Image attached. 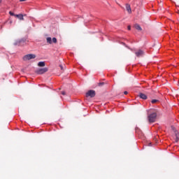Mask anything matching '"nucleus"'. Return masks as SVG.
Wrapping results in <instances>:
<instances>
[{"instance_id":"obj_22","label":"nucleus","mask_w":179,"mask_h":179,"mask_svg":"<svg viewBox=\"0 0 179 179\" xmlns=\"http://www.w3.org/2000/svg\"><path fill=\"white\" fill-rule=\"evenodd\" d=\"M26 0H20V2H24Z\"/></svg>"},{"instance_id":"obj_11","label":"nucleus","mask_w":179,"mask_h":179,"mask_svg":"<svg viewBox=\"0 0 179 179\" xmlns=\"http://www.w3.org/2000/svg\"><path fill=\"white\" fill-rule=\"evenodd\" d=\"M38 66H41V67L45 66V62H39L38 63Z\"/></svg>"},{"instance_id":"obj_4","label":"nucleus","mask_w":179,"mask_h":179,"mask_svg":"<svg viewBox=\"0 0 179 179\" xmlns=\"http://www.w3.org/2000/svg\"><path fill=\"white\" fill-rule=\"evenodd\" d=\"M87 97H94L96 96V92L94 90H90L87 92Z\"/></svg>"},{"instance_id":"obj_15","label":"nucleus","mask_w":179,"mask_h":179,"mask_svg":"<svg viewBox=\"0 0 179 179\" xmlns=\"http://www.w3.org/2000/svg\"><path fill=\"white\" fill-rule=\"evenodd\" d=\"M9 14L10 15V16H15L16 15H15V13H13L12 11L9 12Z\"/></svg>"},{"instance_id":"obj_24","label":"nucleus","mask_w":179,"mask_h":179,"mask_svg":"<svg viewBox=\"0 0 179 179\" xmlns=\"http://www.w3.org/2000/svg\"><path fill=\"white\" fill-rule=\"evenodd\" d=\"M136 132H138V129H136Z\"/></svg>"},{"instance_id":"obj_6","label":"nucleus","mask_w":179,"mask_h":179,"mask_svg":"<svg viewBox=\"0 0 179 179\" xmlns=\"http://www.w3.org/2000/svg\"><path fill=\"white\" fill-rule=\"evenodd\" d=\"M126 10H127L128 13H131L132 10L131 9V5L127 3L126 4Z\"/></svg>"},{"instance_id":"obj_9","label":"nucleus","mask_w":179,"mask_h":179,"mask_svg":"<svg viewBox=\"0 0 179 179\" xmlns=\"http://www.w3.org/2000/svg\"><path fill=\"white\" fill-rule=\"evenodd\" d=\"M15 17H17L20 20H24L23 15L22 14H16Z\"/></svg>"},{"instance_id":"obj_5","label":"nucleus","mask_w":179,"mask_h":179,"mask_svg":"<svg viewBox=\"0 0 179 179\" xmlns=\"http://www.w3.org/2000/svg\"><path fill=\"white\" fill-rule=\"evenodd\" d=\"M26 41L24 39H20L18 41H16L14 43V45H23V43H24Z\"/></svg>"},{"instance_id":"obj_12","label":"nucleus","mask_w":179,"mask_h":179,"mask_svg":"<svg viewBox=\"0 0 179 179\" xmlns=\"http://www.w3.org/2000/svg\"><path fill=\"white\" fill-rule=\"evenodd\" d=\"M47 43H48L49 44H52V39L51 38V37L47 38Z\"/></svg>"},{"instance_id":"obj_13","label":"nucleus","mask_w":179,"mask_h":179,"mask_svg":"<svg viewBox=\"0 0 179 179\" xmlns=\"http://www.w3.org/2000/svg\"><path fill=\"white\" fill-rule=\"evenodd\" d=\"M52 43H57V38H52Z\"/></svg>"},{"instance_id":"obj_10","label":"nucleus","mask_w":179,"mask_h":179,"mask_svg":"<svg viewBox=\"0 0 179 179\" xmlns=\"http://www.w3.org/2000/svg\"><path fill=\"white\" fill-rule=\"evenodd\" d=\"M134 27H135V29H136V30H138L140 31L142 30V27H141V26L138 24H136L134 25Z\"/></svg>"},{"instance_id":"obj_23","label":"nucleus","mask_w":179,"mask_h":179,"mask_svg":"<svg viewBox=\"0 0 179 179\" xmlns=\"http://www.w3.org/2000/svg\"><path fill=\"white\" fill-rule=\"evenodd\" d=\"M148 146H152V143H150Z\"/></svg>"},{"instance_id":"obj_14","label":"nucleus","mask_w":179,"mask_h":179,"mask_svg":"<svg viewBox=\"0 0 179 179\" xmlns=\"http://www.w3.org/2000/svg\"><path fill=\"white\" fill-rule=\"evenodd\" d=\"M151 103H152V104H155V103H157V99H152V100L151 101Z\"/></svg>"},{"instance_id":"obj_7","label":"nucleus","mask_w":179,"mask_h":179,"mask_svg":"<svg viewBox=\"0 0 179 179\" xmlns=\"http://www.w3.org/2000/svg\"><path fill=\"white\" fill-rule=\"evenodd\" d=\"M139 97H140V99H142L143 100H146V99H148V96H146V94H145L143 93H140Z\"/></svg>"},{"instance_id":"obj_25","label":"nucleus","mask_w":179,"mask_h":179,"mask_svg":"<svg viewBox=\"0 0 179 179\" xmlns=\"http://www.w3.org/2000/svg\"><path fill=\"white\" fill-rule=\"evenodd\" d=\"M0 3H1V0H0Z\"/></svg>"},{"instance_id":"obj_21","label":"nucleus","mask_w":179,"mask_h":179,"mask_svg":"<svg viewBox=\"0 0 179 179\" xmlns=\"http://www.w3.org/2000/svg\"><path fill=\"white\" fill-rule=\"evenodd\" d=\"M60 68L62 70L64 69V67L62 66V65H60Z\"/></svg>"},{"instance_id":"obj_19","label":"nucleus","mask_w":179,"mask_h":179,"mask_svg":"<svg viewBox=\"0 0 179 179\" xmlns=\"http://www.w3.org/2000/svg\"><path fill=\"white\" fill-rule=\"evenodd\" d=\"M62 94L63 96H65V92H62Z\"/></svg>"},{"instance_id":"obj_16","label":"nucleus","mask_w":179,"mask_h":179,"mask_svg":"<svg viewBox=\"0 0 179 179\" xmlns=\"http://www.w3.org/2000/svg\"><path fill=\"white\" fill-rule=\"evenodd\" d=\"M103 85H104V83H100L99 84V86H103Z\"/></svg>"},{"instance_id":"obj_18","label":"nucleus","mask_w":179,"mask_h":179,"mask_svg":"<svg viewBox=\"0 0 179 179\" xmlns=\"http://www.w3.org/2000/svg\"><path fill=\"white\" fill-rule=\"evenodd\" d=\"M127 29H128V30H131V26L129 25V26L127 27Z\"/></svg>"},{"instance_id":"obj_20","label":"nucleus","mask_w":179,"mask_h":179,"mask_svg":"<svg viewBox=\"0 0 179 179\" xmlns=\"http://www.w3.org/2000/svg\"><path fill=\"white\" fill-rule=\"evenodd\" d=\"M124 94H128V92L125 91V92H124Z\"/></svg>"},{"instance_id":"obj_1","label":"nucleus","mask_w":179,"mask_h":179,"mask_svg":"<svg viewBox=\"0 0 179 179\" xmlns=\"http://www.w3.org/2000/svg\"><path fill=\"white\" fill-rule=\"evenodd\" d=\"M148 118L149 122H155L157 118V113L154 109H150L148 111Z\"/></svg>"},{"instance_id":"obj_17","label":"nucleus","mask_w":179,"mask_h":179,"mask_svg":"<svg viewBox=\"0 0 179 179\" xmlns=\"http://www.w3.org/2000/svg\"><path fill=\"white\" fill-rule=\"evenodd\" d=\"M179 134H176V141H178Z\"/></svg>"},{"instance_id":"obj_2","label":"nucleus","mask_w":179,"mask_h":179,"mask_svg":"<svg viewBox=\"0 0 179 179\" xmlns=\"http://www.w3.org/2000/svg\"><path fill=\"white\" fill-rule=\"evenodd\" d=\"M36 58V55L34 54H28L24 55L22 57L23 61H30V59H34Z\"/></svg>"},{"instance_id":"obj_3","label":"nucleus","mask_w":179,"mask_h":179,"mask_svg":"<svg viewBox=\"0 0 179 179\" xmlns=\"http://www.w3.org/2000/svg\"><path fill=\"white\" fill-rule=\"evenodd\" d=\"M48 68L45 67V68L39 69L36 70V73L38 75H43V73H45V72H48Z\"/></svg>"},{"instance_id":"obj_8","label":"nucleus","mask_w":179,"mask_h":179,"mask_svg":"<svg viewBox=\"0 0 179 179\" xmlns=\"http://www.w3.org/2000/svg\"><path fill=\"white\" fill-rule=\"evenodd\" d=\"M136 57H142L143 55V52L141 50H139L138 51L135 52Z\"/></svg>"}]
</instances>
